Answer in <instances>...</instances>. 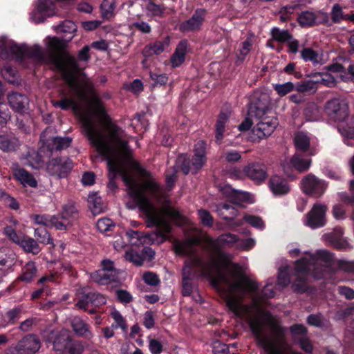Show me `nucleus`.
<instances>
[{"label":"nucleus","instance_id":"nucleus-1","mask_svg":"<svg viewBox=\"0 0 354 354\" xmlns=\"http://www.w3.org/2000/svg\"><path fill=\"white\" fill-rule=\"evenodd\" d=\"M88 139L106 161L111 179L109 185L113 186V179L116 174L120 175L128 194L145 214L147 227H156L155 232L145 235L138 230H127L126 234L131 243L140 245L150 242L156 244L164 242L171 229L170 222L180 225L184 222V217L168 204L163 189L149 173L140 171L145 178L140 183L130 174L129 167H136V164L131 158L132 150L124 131L117 124H111L106 127V131Z\"/></svg>","mask_w":354,"mask_h":354},{"label":"nucleus","instance_id":"nucleus-2","mask_svg":"<svg viewBox=\"0 0 354 354\" xmlns=\"http://www.w3.org/2000/svg\"><path fill=\"white\" fill-rule=\"evenodd\" d=\"M58 31L66 34V39L48 37L46 43L55 67L67 82L69 91L62 93L61 100L53 101L55 107L63 110L71 109L79 117L88 137L106 131V127L113 123L106 115L104 106L93 91L90 80L81 71L75 58L64 50L66 41L71 40L76 31L71 21L59 26Z\"/></svg>","mask_w":354,"mask_h":354},{"label":"nucleus","instance_id":"nucleus-3","mask_svg":"<svg viewBox=\"0 0 354 354\" xmlns=\"http://www.w3.org/2000/svg\"><path fill=\"white\" fill-rule=\"evenodd\" d=\"M249 279L256 286L254 290L245 288L243 291L234 294L237 306L240 307V315H238L226 304L228 310L234 317L248 324L258 343L263 348L267 354H302L290 348L284 336L285 328L280 326L277 319L261 306V303L265 299L274 296L275 292L272 283H268L264 286L261 295H254L250 304H242L245 294L254 292L258 288L255 281Z\"/></svg>","mask_w":354,"mask_h":354},{"label":"nucleus","instance_id":"nucleus-4","mask_svg":"<svg viewBox=\"0 0 354 354\" xmlns=\"http://www.w3.org/2000/svg\"><path fill=\"white\" fill-rule=\"evenodd\" d=\"M197 239L198 242L196 244V254L203 259L207 255L208 259L205 260L207 265L216 266V272L218 280H223L227 285L226 304L234 312L240 315V308L234 299V292L243 291L245 288L254 290L255 284L251 281L241 272L235 268H232L228 257L221 252V247H230L236 249L239 239L231 233L223 234L216 240H213L207 234H199L186 239L189 241Z\"/></svg>","mask_w":354,"mask_h":354},{"label":"nucleus","instance_id":"nucleus-5","mask_svg":"<svg viewBox=\"0 0 354 354\" xmlns=\"http://www.w3.org/2000/svg\"><path fill=\"white\" fill-rule=\"evenodd\" d=\"M198 242L197 239L189 241H176L174 249L176 254L187 257L185 266L183 268V295L190 296L192 292V286L189 280L196 274H200L210 279L213 285L222 292L223 297L226 301V292L227 290L226 283L223 280L217 281L218 277L216 272V266L207 265L205 259L196 254V244Z\"/></svg>","mask_w":354,"mask_h":354},{"label":"nucleus","instance_id":"nucleus-6","mask_svg":"<svg viewBox=\"0 0 354 354\" xmlns=\"http://www.w3.org/2000/svg\"><path fill=\"white\" fill-rule=\"evenodd\" d=\"M333 257L326 250H319L315 254L306 252L304 257L295 264L296 281L293 283L295 290L302 292L306 290V280L309 275L319 279L328 275L330 270Z\"/></svg>","mask_w":354,"mask_h":354},{"label":"nucleus","instance_id":"nucleus-7","mask_svg":"<svg viewBox=\"0 0 354 354\" xmlns=\"http://www.w3.org/2000/svg\"><path fill=\"white\" fill-rule=\"evenodd\" d=\"M257 101L252 102L248 111V115L257 120L252 133L259 139L269 136L278 124L277 118L268 115L270 97L266 93H262Z\"/></svg>","mask_w":354,"mask_h":354},{"label":"nucleus","instance_id":"nucleus-8","mask_svg":"<svg viewBox=\"0 0 354 354\" xmlns=\"http://www.w3.org/2000/svg\"><path fill=\"white\" fill-rule=\"evenodd\" d=\"M48 340L52 342L53 348L57 354H81L83 346L80 342L73 341L71 333L65 329L51 331Z\"/></svg>","mask_w":354,"mask_h":354},{"label":"nucleus","instance_id":"nucleus-9","mask_svg":"<svg viewBox=\"0 0 354 354\" xmlns=\"http://www.w3.org/2000/svg\"><path fill=\"white\" fill-rule=\"evenodd\" d=\"M205 154V143L201 140L194 146L192 160L187 158L186 155H181L178 158V163L180 165L185 174L189 172L196 174L205 165L207 160Z\"/></svg>","mask_w":354,"mask_h":354},{"label":"nucleus","instance_id":"nucleus-10","mask_svg":"<svg viewBox=\"0 0 354 354\" xmlns=\"http://www.w3.org/2000/svg\"><path fill=\"white\" fill-rule=\"evenodd\" d=\"M327 115L337 122H344L349 115L348 103L342 97L333 98L325 106Z\"/></svg>","mask_w":354,"mask_h":354},{"label":"nucleus","instance_id":"nucleus-11","mask_svg":"<svg viewBox=\"0 0 354 354\" xmlns=\"http://www.w3.org/2000/svg\"><path fill=\"white\" fill-rule=\"evenodd\" d=\"M301 189L304 193L315 197H320L326 192L328 184L313 174H309L301 181Z\"/></svg>","mask_w":354,"mask_h":354},{"label":"nucleus","instance_id":"nucleus-12","mask_svg":"<svg viewBox=\"0 0 354 354\" xmlns=\"http://www.w3.org/2000/svg\"><path fill=\"white\" fill-rule=\"evenodd\" d=\"M79 212L73 202L69 201L62 207V212L57 216L56 229L66 230L73 224V222L78 217Z\"/></svg>","mask_w":354,"mask_h":354},{"label":"nucleus","instance_id":"nucleus-13","mask_svg":"<svg viewBox=\"0 0 354 354\" xmlns=\"http://www.w3.org/2000/svg\"><path fill=\"white\" fill-rule=\"evenodd\" d=\"M41 346L39 339L35 335H28L19 340L14 346L10 348L11 354H33Z\"/></svg>","mask_w":354,"mask_h":354},{"label":"nucleus","instance_id":"nucleus-14","mask_svg":"<svg viewBox=\"0 0 354 354\" xmlns=\"http://www.w3.org/2000/svg\"><path fill=\"white\" fill-rule=\"evenodd\" d=\"M326 207L315 204L311 210L305 216L304 223L311 229L322 227L326 224Z\"/></svg>","mask_w":354,"mask_h":354},{"label":"nucleus","instance_id":"nucleus-15","mask_svg":"<svg viewBox=\"0 0 354 354\" xmlns=\"http://www.w3.org/2000/svg\"><path fill=\"white\" fill-rule=\"evenodd\" d=\"M26 45H19L6 37L2 40L0 56L3 59H24Z\"/></svg>","mask_w":354,"mask_h":354},{"label":"nucleus","instance_id":"nucleus-16","mask_svg":"<svg viewBox=\"0 0 354 354\" xmlns=\"http://www.w3.org/2000/svg\"><path fill=\"white\" fill-rule=\"evenodd\" d=\"M56 14V8L52 0H38L36 3L35 10L33 11L31 19L35 23L44 22L47 17Z\"/></svg>","mask_w":354,"mask_h":354},{"label":"nucleus","instance_id":"nucleus-17","mask_svg":"<svg viewBox=\"0 0 354 354\" xmlns=\"http://www.w3.org/2000/svg\"><path fill=\"white\" fill-rule=\"evenodd\" d=\"M73 168V162L68 158H53L47 165L48 172L59 178L65 177Z\"/></svg>","mask_w":354,"mask_h":354},{"label":"nucleus","instance_id":"nucleus-18","mask_svg":"<svg viewBox=\"0 0 354 354\" xmlns=\"http://www.w3.org/2000/svg\"><path fill=\"white\" fill-rule=\"evenodd\" d=\"M298 21L303 27L312 26L319 24L326 23L328 21V15L327 13L321 11H318L317 12L304 11L299 15Z\"/></svg>","mask_w":354,"mask_h":354},{"label":"nucleus","instance_id":"nucleus-19","mask_svg":"<svg viewBox=\"0 0 354 354\" xmlns=\"http://www.w3.org/2000/svg\"><path fill=\"white\" fill-rule=\"evenodd\" d=\"M206 16V10L204 9H198L195 11L191 18L180 24L179 28L182 32H191L198 30Z\"/></svg>","mask_w":354,"mask_h":354},{"label":"nucleus","instance_id":"nucleus-20","mask_svg":"<svg viewBox=\"0 0 354 354\" xmlns=\"http://www.w3.org/2000/svg\"><path fill=\"white\" fill-rule=\"evenodd\" d=\"M221 192L234 203L239 204L241 202L252 203L254 201L253 196L250 193L234 189L228 185L222 187Z\"/></svg>","mask_w":354,"mask_h":354},{"label":"nucleus","instance_id":"nucleus-21","mask_svg":"<svg viewBox=\"0 0 354 354\" xmlns=\"http://www.w3.org/2000/svg\"><path fill=\"white\" fill-rule=\"evenodd\" d=\"M243 171L245 174L257 183H261L267 178L266 166L261 163H252L246 166Z\"/></svg>","mask_w":354,"mask_h":354},{"label":"nucleus","instance_id":"nucleus-22","mask_svg":"<svg viewBox=\"0 0 354 354\" xmlns=\"http://www.w3.org/2000/svg\"><path fill=\"white\" fill-rule=\"evenodd\" d=\"M294 142L297 151L307 152L309 156L315 154V150L310 146V138L306 133L297 132L295 135Z\"/></svg>","mask_w":354,"mask_h":354},{"label":"nucleus","instance_id":"nucleus-23","mask_svg":"<svg viewBox=\"0 0 354 354\" xmlns=\"http://www.w3.org/2000/svg\"><path fill=\"white\" fill-rule=\"evenodd\" d=\"M71 326L74 332L80 337H84L87 339H91L94 335L91 330L90 326L80 317H74L72 319Z\"/></svg>","mask_w":354,"mask_h":354},{"label":"nucleus","instance_id":"nucleus-24","mask_svg":"<svg viewBox=\"0 0 354 354\" xmlns=\"http://www.w3.org/2000/svg\"><path fill=\"white\" fill-rule=\"evenodd\" d=\"M8 100L10 106L16 111L24 112L28 108L29 101L24 95L13 93L8 96Z\"/></svg>","mask_w":354,"mask_h":354},{"label":"nucleus","instance_id":"nucleus-25","mask_svg":"<svg viewBox=\"0 0 354 354\" xmlns=\"http://www.w3.org/2000/svg\"><path fill=\"white\" fill-rule=\"evenodd\" d=\"M344 234L343 229L341 227H336L333 232L326 233L322 236L324 241L332 243L335 247L339 249H344L348 246V243L346 241L342 240V236Z\"/></svg>","mask_w":354,"mask_h":354},{"label":"nucleus","instance_id":"nucleus-26","mask_svg":"<svg viewBox=\"0 0 354 354\" xmlns=\"http://www.w3.org/2000/svg\"><path fill=\"white\" fill-rule=\"evenodd\" d=\"M270 187L276 195L286 194L290 191V187L287 181L277 175L271 178Z\"/></svg>","mask_w":354,"mask_h":354},{"label":"nucleus","instance_id":"nucleus-27","mask_svg":"<svg viewBox=\"0 0 354 354\" xmlns=\"http://www.w3.org/2000/svg\"><path fill=\"white\" fill-rule=\"evenodd\" d=\"M13 175L24 186L35 187L37 185L35 178L23 168L17 167L14 169Z\"/></svg>","mask_w":354,"mask_h":354},{"label":"nucleus","instance_id":"nucleus-28","mask_svg":"<svg viewBox=\"0 0 354 354\" xmlns=\"http://www.w3.org/2000/svg\"><path fill=\"white\" fill-rule=\"evenodd\" d=\"M169 37L164 38L162 41H157L152 44L147 46L143 50L145 56H151L162 53L169 45Z\"/></svg>","mask_w":354,"mask_h":354},{"label":"nucleus","instance_id":"nucleus-29","mask_svg":"<svg viewBox=\"0 0 354 354\" xmlns=\"http://www.w3.org/2000/svg\"><path fill=\"white\" fill-rule=\"evenodd\" d=\"M231 115L230 111H226L225 112L221 111L218 115L216 124V141L220 144L223 138V133L225 131V127L227 122L229 121Z\"/></svg>","mask_w":354,"mask_h":354},{"label":"nucleus","instance_id":"nucleus-30","mask_svg":"<svg viewBox=\"0 0 354 354\" xmlns=\"http://www.w3.org/2000/svg\"><path fill=\"white\" fill-rule=\"evenodd\" d=\"M187 48V42L186 41H181L176 47L175 53L171 59V62L174 67L179 66L184 62Z\"/></svg>","mask_w":354,"mask_h":354},{"label":"nucleus","instance_id":"nucleus-31","mask_svg":"<svg viewBox=\"0 0 354 354\" xmlns=\"http://www.w3.org/2000/svg\"><path fill=\"white\" fill-rule=\"evenodd\" d=\"M20 245L26 252L32 253L33 254H37L41 251L38 242L31 238L26 236H22L20 242L18 244Z\"/></svg>","mask_w":354,"mask_h":354},{"label":"nucleus","instance_id":"nucleus-32","mask_svg":"<svg viewBox=\"0 0 354 354\" xmlns=\"http://www.w3.org/2000/svg\"><path fill=\"white\" fill-rule=\"evenodd\" d=\"M88 207L94 214H99L105 209L101 197L97 193H92L88 195Z\"/></svg>","mask_w":354,"mask_h":354},{"label":"nucleus","instance_id":"nucleus-33","mask_svg":"<svg viewBox=\"0 0 354 354\" xmlns=\"http://www.w3.org/2000/svg\"><path fill=\"white\" fill-rule=\"evenodd\" d=\"M15 253L9 248H0V269L3 267H10L15 263Z\"/></svg>","mask_w":354,"mask_h":354},{"label":"nucleus","instance_id":"nucleus-34","mask_svg":"<svg viewBox=\"0 0 354 354\" xmlns=\"http://www.w3.org/2000/svg\"><path fill=\"white\" fill-rule=\"evenodd\" d=\"M36 225H41L46 227H54L56 229V223H57V216L56 215L50 216L46 214H35L31 216Z\"/></svg>","mask_w":354,"mask_h":354},{"label":"nucleus","instance_id":"nucleus-35","mask_svg":"<svg viewBox=\"0 0 354 354\" xmlns=\"http://www.w3.org/2000/svg\"><path fill=\"white\" fill-rule=\"evenodd\" d=\"M290 163L294 169L303 172L310 168L311 160L304 159L298 153H295L290 160Z\"/></svg>","mask_w":354,"mask_h":354},{"label":"nucleus","instance_id":"nucleus-36","mask_svg":"<svg viewBox=\"0 0 354 354\" xmlns=\"http://www.w3.org/2000/svg\"><path fill=\"white\" fill-rule=\"evenodd\" d=\"M19 145L18 139L14 136H0V149L4 151L15 150Z\"/></svg>","mask_w":354,"mask_h":354},{"label":"nucleus","instance_id":"nucleus-37","mask_svg":"<svg viewBox=\"0 0 354 354\" xmlns=\"http://www.w3.org/2000/svg\"><path fill=\"white\" fill-rule=\"evenodd\" d=\"M92 280L99 284L104 285L112 281H114L115 278L113 277V273H108L105 270H99L91 274Z\"/></svg>","mask_w":354,"mask_h":354},{"label":"nucleus","instance_id":"nucleus-38","mask_svg":"<svg viewBox=\"0 0 354 354\" xmlns=\"http://www.w3.org/2000/svg\"><path fill=\"white\" fill-rule=\"evenodd\" d=\"M24 58H30L36 62H43L44 60V51L38 45L31 47L26 46Z\"/></svg>","mask_w":354,"mask_h":354},{"label":"nucleus","instance_id":"nucleus-39","mask_svg":"<svg viewBox=\"0 0 354 354\" xmlns=\"http://www.w3.org/2000/svg\"><path fill=\"white\" fill-rule=\"evenodd\" d=\"M254 42V35H250L246 39L243 41L239 48L238 59L239 60H244L245 57L249 54L252 48Z\"/></svg>","mask_w":354,"mask_h":354},{"label":"nucleus","instance_id":"nucleus-40","mask_svg":"<svg viewBox=\"0 0 354 354\" xmlns=\"http://www.w3.org/2000/svg\"><path fill=\"white\" fill-rule=\"evenodd\" d=\"M124 257L127 261L132 263L136 266H142L145 261V257L133 248L127 250Z\"/></svg>","mask_w":354,"mask_h":354},{"label":"nucleus","instance_id":"nucleus-41","mask_svg":"<svg viewBox=\"0 0 354 354\" xmlns=\"http://www.w3.org/2000/svg\"><path fill=\"white\" fill-rule=\"evenodd\" d=\"M37 273V268L33 262H28L26 263L22 270V273L19 277V279L28 283L32 280Z\"/></svg>","mask_w":354,"mask_h":354},{"label":"nucleus","instance_id":"nucleus-42","mask_svg":"<svg viewBox=\"0 0 354 354\" xmlns=\"http://www.w3.org/2000/svg\"><path fill=\"white\" fill-rule=\"evenodd\" d=\"M78 301L76 306L80 308L86 310L87 306L91 303V298H92V292H88L85 288H82L78 291L77 293Z\"/></svg>","mask_w":354,"mask_h":354},{"label":"nucleus","instance_id":"nucleus-43","mask_svg":"<svg viewBox=\"0 0 354 354\" xmlns=\"http://www.w3.org/2000/svg\"><path fill=\"white\" fill-rule=\"evenodd\" d=\"M316 84H321L327 86H333L336 84L337 77L329 73H318L315 74Z\"/></svg>","mask_w":354,"mask_h":354},{"label":"nucleus","instance_id":"nucleus-44","mask_svg":"<svg viewBox=\"0 0 354 354\" xmlns=\"http://www.w3.org/2000/svg\"><path fill=\"white\" fill-rule=\"evenodd\" d=\"M219 214L227 221L234 219L238 214L237 210L230 205L223 204L218 207Z\"/></svg>","mask_w":354,"mask_h":354},{"label":"nucleus","instance_id":"nucleus-45","mask_svg":"<svg viewBox=\"0 0 354 354\" xmlns=\"http://www.w3.org/2000/svg\"><path fill=\"white\" fill-rule=\"evenodd\" d=\"M338 130L344 138L354 139V117L349 118L348 122L340 125Z\"/></svg>","mask_w":354,"mask_h":354},{"label":"nucleus","instance_id":"nucleus-46","mask_svg":"<svg viewBox=\"0 0 354 354\" xmlns=\"http://www.w3.org/2000/svg\"><path fill=\"white\" fill-rule=\"evenodd\" d=\"M34 236L35 240L42 244L48 245L53 244V239L48 232L44 227H37L35 230Z\"/></svg>","mask_w":354,"mask_h":354},{"label":"nucleus","instance_id":"nucleus-47","mask_svg":"<svg viewBox=\"0 0 354 354\" xmlns=\"http://www.w3.org/2000/svg\"><path fill=\"white\" fill-rule=\"evenodd\" d=\"M115 8L114 0H104L101 4L102 16L104 19H111L114 15Z\"/></svg>","mask_w":354,"mask_h":354},{"label":"nucleus","instance_id":"nucleus-48","mask_svg":"<svg viewBox=\"0 0 354 354\" xmlns=\"http://www.w3.org/2000/svg\"><path fill=\"white\" fill-rule=\"evenodd\" d=\"M111 316L114 321V323L112 325L113 328H121L123 331L127 330V325L126 324L125 319L119 311L113 309L111 313Z\"/></svg>","mask_w":354,"mask_h":354},{"label":"nucleus","instance_id":"nucleus-49","mask_svg":"<svg viewBox=\"0 0 354 354\" xmlns=\"http://www.w3.org/2000/svg\"><path fill=\"white\" fill-rule=\"evenodd\" d=\"M271 36L274 40L281 43L288 41L292 39V36L288 30H281L276 27L271 30Z\"/></svg>","mask_w":354,"mask_h":354},{"label":"nucleus","instance_id":"nucleus-50","mask_svg":"<svg viewBox=\"0 0 354 354\" xmlns=\"http://www.w3.org/2000/svg\"><path fill=\"white\" fill-rule=\"evenodd\" d=\"M301 57L305 62H310L313 64H317L319 62V54L310 48H304L301 51Z\"/></svg>","mask_w":354,"mask_h":354},{"label":"nucleus","instance_id":"nucleus-51","mask_svg":"<svg viewBox=\"0 0 354 354\" xmlns=\"http://www.w3.org/2000/svg\"><path fill=\"white\" fill-rule=\"evenodd\" d=\"M71 142L70 138L55 137L52 140L50 150H62L69 147Z\"/></svg>","mask_w":354,"mask_h":354},{"label":"nucleus","instance_id":"nucleus-52","mask_svg":"<svg viewBox=\"0 0 354 354\" xmlns=\"http://www.w3.org/2000/svg\"><path fill=\"white\" fill-rule=\"evenodd\" d=\"M273 88L281 97L285 96L288 93L295 91V85L291 82H288L284 84H274Z\"/></svg>","mask_w":354,"mask_h":354},{"label":"nucleus","instance_id":"nucleus-53","mask_svg":"<svg viewBox=\"0 0 354 354\" xmlns=\"http://www.w3.org/2000/svg\"><path fill=\"white\" fill-rule=\"evenodd\" d=\"M315 84V80L301 82L295 85V90L301 93L314 92L316 89Z\"/></svg>","mask_w":354,"mask_h":354},{"label":"nucleus","instance_id":"nucleus-54","mask_svg":"<svg viewBox=\"0 0 354 354\" xmlns=\"http://www.w3.org/2000/svg\"><path fill=\"white\" fill-rule=\"evenodd\" d=\"M294 342L299 344V347L306 353H311L313 351V345L306 336L295 337Z\"/></svg>","mask_w":354,"mask_h":354},{"label":"nucleus","instance_id":"nucleus-55","mask_svg":"<svg viewBox=\"0 0 354 354\" xmlns=\"http://www.w3.org/2000/svg\"><path fill=\"white\" fill-rule=\"evenodd\" d=\"M245 222L248 223L250 225L254 227L262 230L264 228V223L261 218L257 216L245 214L243 217Z\"/></svg>","mask_w":354,"mask_h":354},{"label":"nucleus","instance_id":"nucleus-56","mask_svg":"<svg viewBox=\"0 0 354 354\" xmlns=\"http://www.w3.org/2000/svg\"><path fill=\"white\" fill-rule=\"evenodd\" d=\"M96 227L100 232H106L114 227V223L111 219L108 218H103L97 221Z\"/></svg>","mask_w":354,"mask_h":354},{"label":"nucleus","instance_id":"nucleus-57","mask_svg":"<svg viewBox=\"0 0 354 354\" xmlns=\"http://www.w3.org/2000/svg\"><path fill=\"white\" fill-rule=\"evenodd\" d=\"M198 214L199 219L203 225L209 227L212 226L213 218L208 211L205 209H199Z\"/></svg>","mask_w":354,"mask_h":354},{"label":"nucleus","instance_id":"nucleus-58","mask_svg":"<svg viewBox=\"0 0 354 354\" xmlns=\"http://www.w3.org/2000/svg\"><path fill=\"white\" fill-rule=\"evenodd\" d=\"M142 279L147 284L151 286H158L160 282L158 276L152 272H147L144 273Z\"/></svg>","mask_w":354,"mask_h":354},{"label":"nucleus","instance_id":"nucleus-59","mask_svg":"<svg viewBox=\"0 0 354 354\" xmlns=\"http://www.w3.org/2000/svg\"><path fill=\"white\" fill-rule=\"evenodd\" d=\"M256 244V240L253 238H249L244 240H239L236 245V249L241 250H250L254 248Z\"/></svg>","mask_w":354,"mask_h":354},{"label":"nucleus","instance_id":"nucleus-60","mask_svg":"<svg viewBox=\"0 0 354 354\" xmlns=\"http://www.w3.org/2000/svg\"><path fill=\"white\" fill-rule=\"evenodd\" d=\"M331 18L335 23L340 22L342 20L346 19V17L343 15L342 8L339 4H335L333 6Z\"/></svg>","mask_w":354,"mask_h":354},{"label":"nucleus","instance_id":"nucleus-61","mask_svg":"<svg viewBox=\"0 0 354 354\" xmlns=\"http://www.w3.org/2000/svg\"><path fill=\"white\" fill-rule=\"evenodd\" d=\"M4 234L5 235L9 238L12 242L16 244H19L20 242L22 236H19L17 234L15 229H13L11 226H7L4 228Z\"/></svg>","mask_w":354,"mask_h":354},{"label":"nucleus","instance_id":"nucleus-62","mask_svg":"<svg viewBox=\"0 0 354 354\" xmlns=\"http://www.w3.org/2000/svg\"><path fill=\"white\" fill-rule=\"evenodd\" d=\"M162 343L156 339H150L149 341V349L152 354H160L162 351Z\"/></svg>","mask_w":354,"mask_h":354},{"label":"nucleus","instance_id":"nucleus-63","mask_svg":"<svg viewBox=\"0 0 354 354\" xmlns=\"http://www.w3.org/2000/svg\"><path fill=\"white\" fill-rule=\"evenodd\" d=\"M147 11L153 16H161L163 13V8L151 1H149L147 5Z\"/></svg>","mask_w":354,"mask_h":354},{"label":"nucleus","instance_id":"nucleus-64","mask_svg":"<svg viewBox=\"0 0 354 354\" xmlns=\"http://www.w3.org/2000/svg\"><path fill=\"white\" fill-rule=\"evenodd\" d=\"M214 354H227L228 347L220 342H215L213 345Z\"/></svg>","mask_w":354,"mask_h":354}]
</instances>
